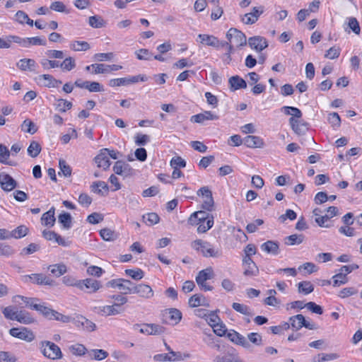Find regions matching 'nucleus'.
<instances>
[{
  "mask_svg": "<svg viewBox=\"0 0 362 362\" xmlns=\"http://www.w3.org/2000/svg\"><path fill=\"white\" fill-rule=\"evenodd\" d=\"M191 246L194 250L206 258H220L223 256V251L220 247H216L206 240L201 239L195 240L192 243Z\"/></svg>",
  "mask_w": 362,
  "mask_h": 362,
  "instance_id": "nucleus-1",
  "label": "nucleus"
},
{
  "mask_svg": "<svg viewBox=\"0 0 362 362\" xmlns=\"http://www.w3.org/2000/svg\"><path fill=\"white\" fill-rule=\"evenodd\" d=\"M41 349L42 354L49 359L56 360L62 358L60 348L53 342L49 341H42Z\"/></svg>",
  "mask_w": 362,
  "mask_h": 362,
  "instance_id": "nucleus-2",
  "label": "nucleus"
},
{
  "mask_svg": "<svg viewBox=\"0 0 362 362\" xmlns=\"http://www.w3.org/2000/svg\"><path fill=\"white\" fill-rule=\"evenodd\" d=\"M226 37L228 40L229 45H232L233 47H241L244 46L247 43V39L245 35L240 30L231 28L228 30L226 34Z\"/></svg>",
  "mask_w": 362,
  "mask_h": 362,
  "instance_id": "nucleus-3",
  "label": "nucleus"
},
{
  "mask_svg": "<svg viewBox=\"0 0 362 362\" xmlns=\"http://www.w3.org/2000/svg\"><path fill=\"white\" fill-rule=\"evenodd\" d=\"M214 277L213 269L209 267L201 270L196 276V282L198 286L204 291H211L213 287L206 284V281Z\"/></svg>",
  "mask_w": 362,
  "mask_h": 362,
  "instance_id": "nucleus-4",
  "label": "nucleus"
},
{
  "mask_svg": "<svg viewBox=\"0 0 362 362\" xmlns=\"http://www.w3.org/2000/svg\"><path fill=\"white\" fill-rule=\"evenodd\" d=\"M106 286L121 290L123 294L132 293L133 282L125 279H112L106 283Z\"/></svg>",
  "mask_w": 362,
  "mask_h": 362,
  "instance_id": "nucleus-5",
  "label": "nucleus"
},
{
  "mask_svg": "<svg viewBox=\"0 0 362 362\" xmlns=\"http://www.w3.org/2000/svg\"><path fill=\"white\" fill-rule=\"evenodd\" d=\"M9 334L16 338L31 342L35 339L34 333L27 327H13L9 330Z\"/></svg>",
  "mask_w": 362,
  "mask_h": 362,
  "instance_id": "nucleus-6",
  "label": "nucleus"
},
{
  "mask_svg": "<svg viewBox=\"0 0 362 362\" xmlns=\"http://www.w3.org/2000/svg\"><path fill=\"white\" fill-rule=\"evenodd\" d=\"M146 81L147 77L144 75H138L134 76H131L128 78H119L111 79L109 82V85L112 87L114 86H127L132 83H135L139 81Z\"/></svg>",
  "mask_w": 362,
  "mask_h": 362,
  "instance_id": "nucleus-7",
  "label": "nucleus"
},
{
  "mask_svg": "<svg viewBox=\"0 0 362 362\" xmlns=\"http://www.w3.org/2000/svg\"><path fill=\"white\" fill-rule=\"evenodd\" d=\"M24 282L28 283L29 281L37 285H53V280L49 279L43 274H32L30 275H25L22 277Z\"/></svg>",
  "mask_w": 362,
  "mask_h": 362,
  "instance_id": "nucleus-8",
  "label": "nucleus"
},
{
  "mask_svg": "<svg viewBox=\"0 0 362 362\" xmlns=\"http://www.w3.org/2000/svg\"><path fill=\"white\" fill-rule=\"evenodd\" d=\"M198 37L200 39V42L207 46L214 47L216 48L224 47L225 45H228L227 42H220L218 39L214 36L206 34H199Z\"/></svg>",
  "mask_w": 362,
  "mask_h": 362,
  "instance_id": "nucleus-9",
  "label": "nucleus"
},
{
  "mask_svg": "<svg viewBox=\"0 0 362 362\" xmlns=\"http://www.w3.org/2000/svg\"><path fill=\"white\" fill-rule=\"evenodd\" d=\"M264 12L262 6L253 7L251 12L245 13L241 18V21L246 25H251L256 23L259 17Z\"/></svg>",
  "mask_w": 362,
  "mask_h": 362,
  "instance_id": "nucleus-10",
  "label": "nucleus"
},
{
  "mask_svg": "<svg viewBox=\"0 0 362 362\" xmlns=\"http://www.w3.org/2000/svg\"><path fill=\"white\" fill-rule=\"evenodd\" d=\"M112 170L115 174L124 177L132 175L134 172L132 168L128 163L122 160H117L115 162Z\"/></svg>",
  "mask_w": 362,
  "mask_h": 362,
  "instance_id": "nucleus-11",
  "label": "nucleus"
},
{
  "mask_svg": "<svg viewBox=\"0 0 362 362\" xmlns=\"http://www.w3.org/2000/svg\"><path fill=\"white\" fill-rule=\"evenodd\" d=\"M227 337L234 344L240 345L246 349H250L251 348V344L247 339L244 336L234 330H230V332L227 334Z\"/></svg>",
  "mask_w": 362,
  "mask_h": 362,
  "instance_id": "nucleus-12",
  "label": "nucleus"
},
{
  "mask_svg": "<svg viewBox=\"0 0 362 362\" xmlns=\"http://www.w3.org/2000/svg\"><path fill=\"white\" fill-rule=\"evenodd\" d=\"M163 321L165 323L177 325L182 319L181 312L176 308H171L163 313Z\"/></svg>",
  "mask_w": 362,
  "mask_h": 362,
  "instance_id": "nucleus-13",
  "label": "nucleus"
},
{
  "mask_svg": "<svg viewBox=\"0 0 362 362\" xmlns=\"http://www.w3.org/2000/svg\"><path fill=\"white\" fill-rule=\"evenodd\" d=\"M132 293L139 294L141 297L145 298H150L153 296V291L151 287L144 284L136 285L133 283Z\"/></svg>",
  "mask_w": 362,
  "mask_h": 362,
  "instance_id": "nucleus-14",
  "label": "nucleus"
},
{
  "mask_svg": "<svg viewBox=\"0 0 362 362\" xmlns=\"http://www.w3.org/2000/svg\"><path fill=\"white\" fill-rule=\"evenodd\" d=\"M0 185L2 189L10 192L16 187L17 182L11 175L5 173H1Z\"/></svg>",
  "mask_w": 362,
  "mask_h": 362,
  "instance_id": "nucleus-15",
  "label": "nucleus"
},
{
  "mask_svg": "<svg viewBox=\"0 0 362 362\" xmlns=\"http://www.w3.org/2000/svg\"><path fill=\"white\" fill-rule=\"evenodd\" d=\"M165 327L156 324H145L140 329V332L148 335H160L165 332Z\"/></svg>",
  "mask_w": 362,
  "mask_h": 362,
  "instance_id": "nucleus-16",
  "label": "nucleus"
},
{
  "mask_svg": "<svg viewBox=\"0 0 362 362\" xmlns=\"http://www.w3.org/2000/svg\"><path fill=\"white\" fill-rule=\"evenodd\" d=\"M248 44L252 49H254L259 52L268 46L266 39L261 36L250 37L248 39Z\"/></svg>",
  "mask_w": 362,
  "mask_h": 362,
  "instance_id": "nucleus-17",
  "label": "nucleus"
},
{
  "mask_svg": "<svg viewBox=\"0 0 362 362\" xmlns=\"http://www.w3.org/2000/svg\"><path fill=\"white\" fill-rule=\"evenodd\" d=\"M79 288L83 289L86 288L88 292H95L100 288V282L93 279H86L83 281H78V284H76Z\"/></svg>",
  "mask_w": 362,
  "mask_h": 362,
  "instance_id": "nucleus-18",
  "label": "nucleus"
},
{
  "mask_svg": "<svg viewBox=\"0 0 362 362\" xmlns=\"http://www.w3.org/2000/svg\"><path fill=\"white\" fill-rule=\"evenodd\" d=\"M37 80L42 85L47 88H57L62 81L56 79L50 74H42L37 77Z\"/></svg>",
  "mask_w": 362,
  "mask_h": 362,
  "instance_id": "nucleus-19",
  "label": "nucleus"
},
{
  "mask_svg": "<svg viewBox=\"0 0 362 362\" xmlns=\"http://www.w3.org/2000/svg\"><path fill=\"white\" fill-rule=\"evenodd\" d=\"M243 144L248 148H263L264 142L263 139L258 136L249 135L243 139Z\"/></svg>",
  "mask_w": 362,
  "mask_h": 362,
  "instance_id": "nucleus-20",
  "label": "nucleus"
},
{
  "mask_svg": "<svg viewBox=\"0 0 362 362\" xmlns=\"http://www.w3.org/2000/svg\"><path fill=\"white\" fill-rule=\"evenodd\" d=\"M209 218H214V216L205 211H198L190 216L188 222L191 225L199 224L200 221H207Z\"/></svg>",
  "mask_w": 362,
  "mask_h": 362,
  "instance_id": "nucleus-21",
  "label": "nucleus"
},
{
  "mask_svg": "<svg viewBox=\"0 0 362 362\" xmlns=\"http://www.w3.org/2000/svg\"><path fill=\"white\" fill-rule=\"evenodd\" d=\"M107 148H103L100 153L95 156V161L98 168H103L104 170L109 168L111 163L107 156Z\"/></svg>",
  "mask_w": 362,
  "mask_h": 362,
  "instance_id": "nucleus-22",
  "label": "nucleus"
},
{
  "mask_svg": "<svg viewBox=\"0 0 362 362\" xmlns=\"http://www.w3.org/2000/svg\"><path fill=\"white\" fill-rule=\"evenodd\" d=\"M218 119V115L212 113L211 111H205L192 116L190 120L192 122L203 124L206 120H216Z\"/></svg>",
  "mask_w": 362,
  "mask_h": 362,
  "instance_id": "nucleus-23",
  "label": "nucleus"
},
{
  "mask_svg": "<svg viewBox=\"0 0 362 362\" xmlns=\"http://www.w3.org/2000/svg\"><path fill=\"white\" fill-rule=\"evenodd\" d=\"M74 324L76 327H82L84 329L88 332L94 331L96 327L95 323L82 315L78 316L74 319Z\"/></svg>",
  "mask_w": 362,
  "mask_h": 362,
  "instance_id": "nucleus-24",
  "label": "nucleus"
},
{
  "mask_svg": "<svg viewBox=\"0 0 362 362\" xmlns=\"http://www.w3.org/2000/svg\"><path fill=\"white\" fill-rule=\"evenodd\" d=\"M262 251L272 255H277L279 253V245L277 242L273 240H267L262 243L260 246Z\"/></svg>",
  "mask_w": 362,
  "mask_h": 362,
  "instance_id": "nucleus-25",
  "label": "nucleus"
},
{
  "mask_svg": "<svg viewBox=\"0 0 362 362\" xmlns=\"http://www.w3.org/2000/svg\"><path fill=\"white\" fill-rule=\"evenodd\" d=\"M228 83L232 91L247 88L246 81L238 75L231 76L228 79Z\"/></svg>",
  "mask_w": 362,
  "mask_h": 362,
  "instance_id": "nucleus-26",
  "label": "nucleus"
},
{
  "mask_svg": "<svg viewBox=\"0 0 362 362\" xmlns=\"http://www.w3.org/2000/svg\"><path fill=\"white\" fill-rule=\"evenodd\" d=\"M36 62L33 59H21L16 63V66L21 71H35Z\"/></svg>",
  "mask_w": 362,
  "mask_h": 362,
  "instance_id": "nucleus-27",
  "label": "nucleus"
},
{
  "mask_svg": "<svg viewBox=\"0 0 362 362\" xmlns=\"http://www.w3.org/2000/svg\"><path fill=\"white\" fill-rule=\"evenodd\" d=\"M54 214L55 208L52 206L49 210L42 214L41 217L42 223L45 226L52 227L56 221Z\"/></svg>",
  "mask_w": 362,
  "mask_h": 362,
  "instance_id": "nucleus-28",
  "label": "nucleus"
},
{
  "mask_svg": "<svg viewBox=\"0 0 362 362\" xmlns=\"http://www.w3.org/2000/svg\"><path fill=\"white\" fill-rule=\"evenodd\" d=\"M10 156L11 152L8 148L5 145L0 144V163L16 166V162L8 160Z\"/></svg>",
  "mask_w": 362,
  "mask_h": 362,
  "instance_id": "nucleus-29",
  "label": "nucleus"
},
{
  "mask_svg": "<svg viewBox=\"0 0 362 362\" xmlns=\"http://www.w3.org/2000/svg\"><path fill=\"white\" fill-rule=\"evenodd\" d=\"M15 318L16 321L24 325H30L35 321L30 314L24 310L18 311L17 316Z\"/></svg>",
  "mask_w": 362,
  "mask_h": 362,
  "instance_id": "nucleus-30",
  "label": "nucleus"
},
{
  "mask_svg": "<svg viewBox=\"0 0 362 362\" xmlns=\"http://www.w3.org/2000/svg\"><path fill=\"white\" fill-rule=\"evenodd\" d=\"M289 123L291 126L292 129L298 134H304L307 129V125L305 123H301L297 119L291 117L289 119Z\"/></svg>",
  "mask_w": 362,
  "mask_h": 362,
  "instance_id": "nucleus-31",
  "label": "nucleus"
},
{
  "mask_svg": "<svg viewBox=\"0 0 362 362\" xmlns=\"http://www.w3.org/2000/svg\"><path fill=\"white\" fill-rule=\"evenodd\" d=\"M289 322L291 327L293 329L298 330L303 327L305 317L301 314H298L296 315L289 317Z\"/></svg>",
  "mask_w": 362,
  "mask_h": 362,
  "instance_id": "nucleus-32",
  "label": "nucleus"
},
{
  "mask_svg": "<svg viewBox=\"0 0 362 362\" xmlns=\"http://www.w3.org/2000/svg\"><path fill=\"white\" fill-rule=\"evenodd\" d=\"M214 362H244L237 354H227L224 356H216Z\"/></svg>",
  "mask_w": 362,
  "mask_h": 362,
  "instance_id": "nucleus-33",
  "label": "nucleus"
},
{
  "mask_svg": "<svg viewBox=\"0 0 362 362\" xmlns=\"http://www.w3.org/2000/svg\"><path fill=\"white\" fill-rule=\"evenodd\" d=\"M58 222L61 223L64 229H69L72 224V218L69 213L62 212L58 216Z\"/></svg>",
  "mask_w": 362,
  "mask_h": 362,
  "instance_id": "nucleus-34",
  "label": "nucleus"
},
{
  "mask_svg": "<svg viewBox=\"0 0 362 362\" xmlns=\"http://www.w3.org/2000/svg\"><path fill=\"white\" fill-rule=\"evenodd\" d=\"M29 232V228L25 225H21L14 230L10 231L11 238L19 239L25 237Z\"/></svg>",
  "mask_w": 362,
  "mask_h": 362,
  "instance_id": "nucleus-35",
  "label": "nucleus"
},
{
  "mask_svg": "<svg viewBox=\"0 0 362 362\" xmlns=\"http://www.w3.org/2000/svg\"><path fill=\"white\" fill-rule=\"evenodd\" d=\"M48 269L50 271L52 274L57 277L64 274L67 271L66 267L64 264L50 265L49 266Z\"/></svg>",
  "mask_w": 362,
  "mask_h": 362,
  "instance_id": "nucleus-36",
  "label": "nucleus"
},
{
  "mask_svg": "<svg viewBox=\"0 0 362 362\" xmlns=\"http://www.w3.org/2000/svg\"><path fill=\"white\" fill-rule=\"evenodd\" d=\"M119 304H113L112 305H105L101 308V313L106 315H116L121 313V310L119 309Z\"/></svg>",
  "mask_w": 362,
  "mask_h": 362,
  "instance_id": "nucleus-37",
  "label": "nucleus"
},
{
  "mask_svg": "<svg viewBox=\"0 0 362 362\" xmlns=\"http://www.w3.org/2000/svg\"><path fill=\"white\" fill-rule=\"evenodd\" d=\"M232 308L238 313H240L243 315L247 316H252L254 314L251 310V308L244 304H240L238 303H233L232 304Z\"/></svg>",
  "mask_w": 362,
  "mask_h": 362,
  "instance_id": "nucleus-38",
  "label": "nucleus"
},
{
  "mask_svg": "<svg viewBox=\"0 0 362 362\" xmlns=\"http://www.w3.org/2000/svg\"><path fill=\"white\" fill-rule=\"evenodd\" d=\"M76 62L75 59L69 57L64 59L62 62H59V66L62 70L66 71H70L76 67Z\"/></svg>",
  "mask_w": 362,
  "mask_h": 362,
  "instance_id": "nucleus-39",
  "label": "nucleus"
},
{
  "mask_svg": "<svg viewBox=\"0 0 362 362\" xmlns=\"http://www.w3.org/2000/svg\"><path fill=\"white\" fill-rule=\"evenodd\" d=\"M243 274L245 276L254 277L258 275L259 268L256 264H252L249 265H243Z\"/></svg>",
  "mask_w": 362,
  "mask_h": 362,
  "instance_id": "nucleus-40",
  "label": "nucleus"
},
{
  "mask_svg": "<svg viewBox=\"0 0 362 362\" xmlns=\"http://www.w3.org/2000/svg\"><path fill=\"white\" fill-rule=\"evenodd\" d=\"M88 23L93 28H101L105 27L106 23L101 16H93L89 17Z\"/></svg>",
  "mask_w": 362,
  "mask_h": 362,
  "instance_id": "nucleus-41",
  "label": "nucleus"
},
{
  "mask_svg": "<svg viewBox=\"0 0 362 362\" xmlns=\"http://www.w3.org/2000/svg\"><path fill=\"white\" fill-rule=\"evenodd\" d=\"M124 272L127 276L136 281L141 280L144 276V271L139 268L135 269H127Z\"/></svg>",
  "mask_w": 362,
  "mask_h": 362,
  "instance_id": "nucleus-42",
  "label": "nucleus"
},
{
  "mask_svg": "<svg viewBox=\"0 0 362 362\" xmlns=\"http://www.w3.org/2000/svg\"><path fill=\"white\" fill-rule=\"evenodd\" d=\"M100 235L101 238L105 241H113L117 238V233L110 228L101 229L100 231Z\"/></svg>",
  "mask_w": 362,
  "mask_h": 362,
  "instance_id": "nucleus-43",
  "label": "nucleus"
},
{
  "mask_svg": "<svg viewBox=\"0 0 362 362\" xmlns=\"http://www.w3.org/2000/svg\"><path fill=\"white\" fill-rule=\"evenodd\" d=\"M333 286L334 287L340 286L348 282L349 278L346 276L343 272H339L337 274L332 276Z\"/></svg>",
  "mask_w": 362,
  "mask_h": 362,
  "instance_id": "nucleus-44",
  "label": "nucleus"
},
{
  "mask_svg": "<svg viewBox=\"0 0 362 362\" xmlns=\"http://www.w3.org/2000/svg\"><path fill=\"white\" fill-rule=\"evenodd\" d=\"M70 48L76 52L86 51L90 49V45L85 41H74L70 44Z\"/></svg>",
  "mask_w": 362,
  "mask_h": 362,
  "instance_id": "nucleus-45",
  "label": "nucleus"
},
{
  "mask_svg": "<svg viewBox=\"0 0 362 362\" xmlns=\"http://www.w3.org/2000/svg\"><path fill=\"white\" fill-rule=\"evenodd\" d=\"M41 149L40 144L35 141H33L28 148V153L32 158H35L40 154Z\"/></svg>",
  "mask_w": 362,
  "mask_h": 362,
  "instance_id": "nucleus-46",
  "label": "nucleus"
},
{
  "mask_svg": "<svg viewBox=\"0 0 362 362\" xmlns=\"http://www.w3.org/2000/svg\"><path fill=\"white\" fill-rule=\"evenodd\" d=\"M90 188H91V191L95 192V193H97L98 194H101V195H103V193L102 192V189H105L106 192L108 191V186L107 185L103 182V181H97V182H94L91 186H90Z\"/></svg>",
  "mask_w": 362,
  "mask_h": 362,
  "instance_id": "nucleus-47",
  "label": "nucleus"
},
{
  "mask_svg": "<svg viewBox=\"0 0 362 362\" xmlns=\"http://www.w3.org/2000/svg\"><path fill=\"white\" fill-rule=\"evenodd\" d=\"M33 310L38 311L47 319L51 318L49 316L52 309L45 306L44 304H40L37 303L36 305H33Z\"/></svg>",
  "mask_w": 362,
  "mask_h": 362,
  "instance_id": "nucleus-48",
  "label": "nucleus"
},
{
  "mask_svg": "<svg viewBox=\"0 0 362 362\" xmlns=\"http://www.w3.org/2000/svg\"><path fill=\"white\" fill-rule=\"evenodd\" d=\"M303 241V235L293 234L285 238V244L288 245H299Z\"/></svg>",
  "mask_w": 362,
  "mask_h": 362,
  "instance_id": "nucleus-49",
  "label": "nucleus"
},
{
  "mask_svg": "<svg viewBox=\"0 0 362 362\" xmlns=\"http://www.w3.org/2000/svg\"><path fill=\"white\" fill-rule=\"evenodd\" d=\"M142 218L144 221L148 226H153L154 224H156L159 222L160 220L158 215L156 213H148L144 215Z\"/></svg>",
  "mask_w": 362,
  "mask_h": 362,
  "instance_id": "nucleus-50",
  "label": "nucleus"
},
{
  "mask_svg": "<svg viewBox=\"0 0 362 362\" xmlns=\"http://www.w3.org/2000/svg\"><path fill=\"white\" fill-rule=\"evenodd\" d=\"M197 225L198 226L197 232L199 233H206L208 230L212 228L214 225V218H209V220L205 222L200 221L199 223Z\"/></svg>",
  "mask_w": 362,
  "mask_h": 362,
  "instance_id": "nucleus-51",
  "label": "nucleus"
},
{
  "mask_svg": "<svg viewBox=\"0 0 362 362\" xmlns=\"http://www.w3.org/2000/svg\"><path fill=\"white\" fill-rule=\"evenodd\" d=\"M22 131L33 134L37 132V128L35 124L30 119H25L21 124Z\"/></svg>",
  "mask_w": 362,
  "mask_h": 362,
  "instance_id": "nucleus-52",
  "label": "nucleus"
},
{
  "mask_svg": "<svg viewBox=\"0 0 362 362\" xmlns=\"http://www.w3.org/2000/svg\"><path fill=\"white\" fill-rule=\"evenodd\" d=\"M313 290L314 286L310 281H304L298 284V291L300 293L309 294L312 293Z\"/></svg>",
  "mask_w": 362,
  "mask_h": 362,
  "instance_id": "nucleus-53",
  "label": "nucleus"
},
{
  "mask_svg": "<svg viewBox=\"0 0 362 362\" xmlns=\"http://www.w3.org/2000/svg\"><path fill=\"white\" fill-rule=\"evenodd\" d=\"M40 249V246L36 243H30L27 247L22 249L20 252V255H29L33 254L34 252L38 251Z\"/></svg>",
  "mask_w": 362,
  "mask_h": 362,
  "instance_id": "nucleus-54",
  "label": "nucleus"
},
{
  "mask_svg": "<svg viewBox=\"0 0 362 362\" xmlns=\"http://www.w3.org/2000/svg\"><path fill=\"white\" fill-rule=\"evenodd\" d=\"M284 112L287 115H292L294 117L300 118L302 116L301 111L295 107L284 106L282 107Z\"/></svg>",
  "mask_w": 362,
  "mask_h": 362,
  "instance_id": "nucleus-55",
  "label": "nucleus"
},
{
  "mask_svg": "<svg viewBox=\"0 0 362 362\" xmlns=\"http://www.w3.org/2000/svg\"><path fill=\"white\" fill-rule=\"evenodd\" d=\"M49 317H51V318H49V320H56L64 323L69 322L71 320V317L69 316L64 315L54 310H52Z\"/></svg>",
  "mask_w": 362,
  "mask_h": 362,
  "instance_id": "nucleus-56",
  "label": "nucleus"
},
{
  "mask_svg": "<svg viewBox=\"0 0 362 362\" xmlns=\"http://www.w3.org/2000/svg\"><path fill=\"white\" fill-rule=\"evenodd\" d=\"M15 253V250L9 245L0 243V255L11 257Z\"/></svg>",
  "mask_w": 362,
  "mask_h": 362,
  "instance_id": "nucleus-57",
  "label": "nucleus"
},
{
  "mask_svg": "<svg viewBox=\"0 0 362 362\" xmlns=\"http://www.w3.org/2000/svg\"><path fill=\"white\" fill-rule=\"evenodd\" d=\"M204 298L201 295H194L189 299V305L192 308L204 305Z\"/></svg>",
  "mask_w": 362,
  "mask_h": 362,
  "instance_id": "nucleus-58",
  "label": "nucleus"
},
{
  "mask_svg": "<svg viewBox=\"0 0 362 362\" xmlns=\"http://www.w3.org/2000/svg\"><path fill=\"white\" fill-rule=\"evenodd\" d=\"M248 341L256 346H261L262 344V337L257 332H251L247 334Z\"/></svg>",
  "mask_w": 362,
  "mask_h": 362,
  "instance_id": "nucleus-59",
  "label": "nucleus"
},
{
  "mask_svg": "<svg viewBox=\"0 0 362 362\" xmlns=\"http://www.w3.org/2000/svg\"><path fill=\"white\" fill-rule=\"evenodd\" d=\"M2 313L6 319L16 320L15 317L17 316L18 310H15L12 306H8L4 308Z\"/></svg>",
  "mask_w": 362,
  "mask_h": 362,
  "instance_id": "nucleus-60",
  "label": "nucleus"
},
{
  "mask_svg": "<svg viewBox=\"0 0 362 362\" xmlns=\"http://www.w3.org/2000/svg\"><path fill=\"white\" fill-rule=\"evenodd\" d=\"M136 54L139 60H151L153 58L152 53L147 49H140L136 52Z\"/></svg>",
  "mask_w": 362,
  "mask_h": 362,
  "instance_id": "nucleus-61",
  "label": "nucleus"
},
{
  "mask_svg": "<svg viewBox=\"0 0 362 362\" xmlns=\"http://www.w3.org/2000/svg\"><path fill=\"white\" fill-rule=\"evenodd\" d=\"M86 89L90 92H102L104 90L103 86L96 81H88Z\"/></svg>",
  "mask_w": 362,
  "mask_h": 362,
  "instance_id": "nucleus-62",
  "label": "nucleus"
},
{
  "mask_svg": "<svg viewBox=\"0 0 362 362\" xmlns=\"http://www.w3.org/2000/svg\"><path fill=\"white\" fill-rule=\"evenodd\" d=\"M69 349L76 356H83L86 351V348L82 344L72 345L69 347Z\"/></svg>",
  "mask_w": 362,
  "mask_h": 362,
  "instance_id": "nucleus-63",
  "label": "nucleus"
},
{
  "mask_svg": "<svg viewBox=\"0 0 362 362\" xmlns=\"http://www.w3.org/2000/svg\"><path fill=\"white\" fill-rule=\"evenodd\" d=\"M16 358L8 351H0V362H16Z\"/></svg>",
  "mask_w": 362,
  "mask_h": 362,
  "instance_id": "nucleus-64",
  "label": "nucleus"
}]
</instances>
